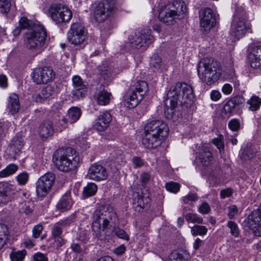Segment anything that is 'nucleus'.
Listing matches in <instances>:
<instances>
[{
    "label": "nucleus",
    "instance_id": "obj_10",
    "mask_svg": "<svg viewBox=\"0 0 261 261\" xmlns=\"http://www.w3.org/2000/svg\"><path fill=\"white\" fill-rule=\"evenodd\" d=\"M148 90L147 83L144 81H138L135 84V90L129 94L124 100V106L128 108L136 107L143 98V96Z\"/></svg>",
    "mask_w": 261,
    "mask_h": 261
},
{
    "label": "nucleus",
    "instance_id": "obj_25",
    "mask_svg": "<svg viewBox=\"0 0 261 261\" xmlns=\"http://www.w3.org/2000/svg\"><path fill=\"white\" fill-rule=\"evenodd\" d=\"M56 94L57 91L54 87L47 85L41 89L40 93L34 95L33 99L37 102H42L45 99Z\"/></svg>",
    "mask_w": 261,
    "mask_h": 261
},
{
    "label": "nucleus",
    "instance_id": "obj_31",
    "mask_svg": "<svg viewBox=\"0 0 261 261\" xmlns=\"http://www.w3.org/2000/svg\"><path fill=\"white\" fill-rule=\"evenodd\" d=\"M72 205V201L68 195L64 196L58 202L57 207L58 209L61 210H69Z\"/></svg>",
    "mask_w": 261,
    "mask_h": 261
},
{
    "label": "nucleus",
    "instance_id": "obj_53",
    "mask_svg": "<svg viewBox=\"0 0 261 261\" xmlns=\"http://www.w3.org/2000/svg\"><path fill=\"white\" fill-rule=\"evenodd\" d=\"M29 179V174L24 172L19 174L17 176V180L19 184L23 185L27 183Z\"/></svg>",
    "mask_w": 261,
    "mask_h": 261
},
{
    "label": "nucleus",
    "instance_id": "obj_19",
    "mask_svg": "<svg viewBox=\"0 0 261 261\" xmlns=\"http://www.w3.org/2000/svg\"><path fill=\"white\" fill-rule=\"evenodd\" d=\"M87 176L90 179L101 181L105 180L107 178L108 173L104 167L95 163L91 165L89 167Z\"/></svg>",
    "mask_w": 261,
    "mask_h": 261
},
{
    "label": "nucleus",
    "instance_id": "obj_50",
    "mask_svg": "<svg viewBox=\"0 0 261 261\" xmlns=\"http://www.w3.org/2000/svg\"><path fill=\"white\" fill-rule=\"evenodd\" d=\"M198 199V197L197 194L195 193H190L182 197V200L185 203H189L190 202L196 201Z\"/></svg>",
    "mask_w": 261,
    "mask_h": 261
},
{
    "label": "nucleus",
    "instance_id": "obj_22",
    "mask_svg": "<svg viewBox=\"0 0 261 261\" xmlns=\"http://www.w3.org/2000/svg\"><path fill=\"white\" fill-rule=\"evenodd\" d=\"M74 89L72 90L73 95L77 98L83 97L87 92V85L84 84L82 79L77 75L72 77Z\"/></svg>",
    "mask_w": 261,
    "mask_h": 261
},
{
    "label": "nucleus",
    "instance_id": "obj_26",
    "mask_svg": "<svg viewBox=\"0 0 261 261\" xmlns=\"http://www.w3.org/2000/svg\"><path fill=\"white\" fill-rule=\"evenodd\" d=\"M38 133L42 138L51 137L55 133L53 123L49 120L43 122L39 127Z\"/></svg>",
    "mask_w": 261,
    "mask_h": 261
},
{
    "label": "nucleus",
    "instance_id": "obj_7",
    "mask_svg": "<svg viewBox=\"0 0 261 261\" xmlns=\"http://www.w3.org/2000/svg\"><path fill=\"white\" fill-rule=\"evenodd\" d=\"M48 16L56 24L68 22L72 18V13L69 8L61 4H53L48 8Z\"/></svg>",
    "mask_w": 261,
    "mask_h": 261
},
{
    "label": "nucleus",
    "instance_id": "obj_62",
    "mask_svg": "<svg viewBox=\"0 0 261 261\" xmlns=\"http://www.w3.org/2000/svg\"><path fill=\"white\" fill-rule=\"evenodd\" d=\"M76 142H78L81 147L83 148L84 149H86L87 148H89L90 147L89 143L87 142L86 140H85V138L83 137H80L79 139H77Z\"/></svg>",
    "mask_w": 261,
    "mask_h": 261
},
{
    "label": "nucleus",
    "instance_id": "obj_48",
    "mask_svg": "<svg viewBox=\"0 0 261 261\" xmlns=\"http://www.w3.org/2000/svg\"><path fill=\"white\" fill-rule=\"evenodd\" d=\"M11 6L10 0H0V12L2 13H7Z\"/></svg>",
    "mask_w": 261,
    "mask_h": 261
},
{
    "label": "nucleus",
    "instance_id": "obj_60",
    "mask_svg": "<svg viewBox=\"0 0 261 261\" xmlns=\"http://www.w3.org/2000/svg\"><path fill=\"white\" fill-rule=\"evenodd\" d=\"M34 261H48L46 255L41 252H37L33 255Z\"/></svg>",
    "mask_w": 261,
    "mask_h": 261
},
{
    "label": "nucleus",
    "instance_id": "obj_15",
    "mask_svg": "<svg viewBox=\"0 0 261 261\" xmlns=\"http://www.w3.org/2000/svg\"><path fill=\"white\" fill-rule=\"evenodd\" d=\"M56 73L52 68L44 67L36 69L32 73V79L37 84H46L53 81Z\"/></svg>",
    "mask_w": 261,
    "mask_h": 261
},
{
    "label": "nucleus",
    "instance_id": "obj_1",
    "mask_svg": "<svg viewBox=\"0 0 261 261\" xmlns=\"http://www.w3.org/2000/svg\"><path fill=\"white\" fill-rule=\"evenodd\" d=\"M194 95L192 87L185 83H177L168 91L164 101V111L168 118H172L175 112L178 100L181 103L191 104Z\"/></svg>",
    "mask_w": 261,
    "mask_h": 261
},
{
    "label": "nucleus",
    "instance_id": "obj_41",
    "mask_svg": "<svg viewBox=\"0 0 261 261\" xmlns=\"http://www.w3.org/2000/svg\"><path fill=\"white\" fill-rule=\"evenodd\" d=\"M191 233L193 236H196L197 235L203 236L206 234L207 229L205 226L202 225H195L191 228Z\"/></svg>",
    "mask_w": 261,
    "mask_h": 261
},
{
    "label": "nucleus",
    "instance_id": "obj_12",
    "mask_svg": "<svg viewBox=\"0 0 261 261\" xmlns=\"http://www.w3.org/2000/svg\"><path fill=\"white\" fill-rule=\"evenodd\" d=\"M55 181V175L47 172L41 176L36 182V192L40 197H44L50 192Z\"/></svg>",
    "mask_w": 261,
    "mask_h": 261
},
{
    "label": "nucleus",
    "instance_id": "obj_27",
    "mask_svg": "<svg viewBox=\"0 0 261 261\" xmlns=\"http://www.w3.org/2000/svg\"><path fill=\"white\" fill-rule=\"evenodd\" d=\"M189 258L190 254L186 250L179 249L170 254L167 261H188Z\"/></svg>",
    "mask_w": 261,
    "mask_h": 261
},
{
    "label": "nucleus",
    "instance_id": "obj_2",
    "mask_svg": "<svg viewBox=\"0 0 261 261\" xmlns=\"http://www.w3.org/2000/svg\"><path fill=\"white\" fill-rule=\"evenodd\" d=\"M92 231L94 234L99 238L103 232L111 230L113 223L118 221L117 215L113 207L108 204L98 205L92 216Z\"/></svg>",
    "mask_w": 261,
    "mask_h": 261
},
{
    "label": "nucleus",
    "instance_id": "obj_59",
    "mask_svg": "<svg viewBox=\"0 0 261 261\" xmlns=\"http://www.w3.org/2000/svg\"><path fill=\"white\" fill-rule=\"evenodd\" d=\"M74 216H70L66 218L61 220L58 223L62 226H66L70 225L72 222L74 221Z\"/></svg>",
    "mask_w": 261,
    "mask_h": 261
},
{
    "label": "nucleus",
    "instance_id": "obj_52",
    "mask_svg": "<svg viewBox=\"0 0 261 261\" xmlns=\"http://www.w3.org/2000/svg\"><path fill=\"white\" fill-rule=\"evenodd\" d=\"M67 127V119L63 118L60 120L56 124V130L57 132H61Z\"/></svg>",
    "mask_w": 261,
    "mask_h": 261
},
{
    "label": "nucleus",
    "instance_id": "obj_56",
    "mask_svg": "<svg viewBox=\"0 0 261 261\" xmlns=\"http://www.w3.org/2000/svg\"><path fill=\"white\" fill-rule=\"evenodd\" d=\"M114 231L118 237L125 240H129V237L123 230L119 228H115L114 229Z\"/></svg>",
    "mask_w": 261,
    "mask_h": 261
},
{
    "label": "nucleus",
    "instance_id": "obj_4",
    "mask_svg": "<svg viewBox=\"0 0 261 261\" xmlns=\"http://www.w3.org/2000/svg\"><path fill=\"white\" fill-rule=\"evenodd\" d=\"M47 37L44 27L40 24H33L24 35V44L27 49L37 53L43 49Z\"/></svg>",
    "mask_w": 261,
    "mask_h": 261
},
{
    "label": "nucleus",
    "instance_id": "obj_3",
    "mask_svg": "<svg viewBox=\"0 0 261 261\" xmlns=\"http://www.w3.org/2000/svg\"><path fill=\"white\" fill-rule=\"evenodd\" d=\"M186 5L182 0H176L162 6L159 12V18L167 25H172L185 16Z\"/></svg>",
    "mask_w": 261,
    "mask_h": 261
},
{
    "label": "nucleus",
    "instance_id": "obj_21",
    "mask_svg": "<svg viewBox=\"0 0 261 261\" xmlns=\"http://www.w3.org/2000/svg\"><path fill=\"white\" fill-rule=\"evenodd\" d=\"M248 58L252 68H261V46L255 45L250 47Z\"/></svg>",
    "mask_w": 261,
    "mask_h": 261
},
{
    "label": "nucleus",
    "instance_id": "obj_9",
    "mask_svg": "<svg viewBox=\"0 0 261 261\" xmlns=\"http://www.w3.org/2000/svg\"><path fill=\"white\" fill-rule=\"evenodd\" d=\"M116 3L114 0H103L95 7L93 16L97 22L104 21L115 12Z\"/></svg>",
    "mask_w": 261,
    "mask_h": 261
},
{
    "label": "nucleus",
    "instance_id": "obj_34",
    "mask_svg": "<svg viewBox=\"0 0 261 261\" xmlns=\"http://www.w3.org/2000/svg\"><path fill=\"white\" fill-rule=\"evenodd\" d=\"M18 166L10 164L5 169L0 171V178H5L14 174L18 170Z\"/></svg>",
    "mask_w": 261,
    "mask_h": 261
},
{
    "label": "nucleus",
    "instance_id": "obj_58",
    "mask_svg": "<svg viewBox=\"0 0 261 261\" xmlns=\"http://www.w3.org/2000/svg\"><path fill=\"white\" fill-rule=\"evenodd\" d=\"M43 226L41 225H37L33 228V236L34 238H38L43 230Z\"/></svg>",
    "mask_w": 261,
    "mask_h": 261
},
{
    "label": "nucleus",
    "instance_id": "obj_55",
    "mask_svg": "<svg viewBox=\"0 0 261 261\" xmlns=\"http://www.w3.org/2000/svg\"><path fill=\"white\" fill-rule=\"evenodd\" d=\"M232 103H233L234 105L237 107L243 105L245 101V99L242 96H236L233 97V98L230 99Z\"/></svg>",
    "mask_w": 261,
    "mask_h": 261
},
{
    "label": "nucleus",
    "instance_id": "obj_43",
    "mask_svg": "<svg viewBox=\"0 0 261 261\" xmlns=\"http://www.w3.org/2000/svg\"><path fill=\"white\" fill-rule=\"evenodd\" d=\"M26 254L24 250L11 252L10 257L11 261H22Z\"/></svg>",
    "mask_w": 261,
    "mask_h": 261
},
{
    "label": "nucleus",
    "instance_id": "obj_46",
    "mask_svg": "<svg viewBox=\"0 0 261 261\" xmlns=\"http://www.w3.org/2000/svg\"><path fill=\"white\" fill-rule=\"evenodd\" d=\"M227 226L230 229L231 234L235 237L239 236V230L237 224L233 221H229L227 223Z\"/></svg>",
    "mask_w": 261,
    "mask_h": 261
},
{
    "label": "nucleus",
    "instance_id": "obj_5",
    "mask_svg": "<svg viewBox=\"0 0 261 261\" xmlns=\"http://www.w3.org/2000/svg\"><path fill=\"white\" fill-rule=\"evenodd\" d=\"M53 161L59 170L69 172L76 167L80 156L73 148L59 149L54 153Z\"/></svg>",
    "mask_w": 261,
    "mask_h": 261
},
{
    "label": "nucleus",
    "instance_id": "obj_36",
    "mask_svg": "<svg viewBox=\"0 0 261 261\" xmlns=\"http://www.w3.org/2000/svg\"><path fill=\"white\" fill-rule=\"evenodd\" d=\"M23 145V140L22 138H14L12 141V144L10 145V149L17 153L20 151Z\"/></svg>",
    "mask_w": 261,
    "mask_h": 261
},
{
    "label": "nucleus",
    "instance_id": "obj_40",
    "mask_svg": "<svg viewBox=\"0 0 261 261\" xmlns=\"http://www.w3.org/2000/svg\"><path fill=\"white\" fill-rule=\"evenodd\" d=\"M236 107L233 103L229 99L224 105L222 112L227 116L229 117L234 112Z\"/></svg>",
    "mask_w": 261,
    "mask_h": 261
},
{
    "label": "nucleus",
    "instance_id": "obj_54",
    "mask_svg": "<svg viewBox=\"0 0 261 261\" xmlns=\"http://www.w3.org/2000/svg\"><path fill=\"white\" fill-rule=\"evenodd\" d=\"M227 216L229 219H233L238 213V209L236 205H232L228 207Z\"/></svg>",
    "mask_w": 261,
    "mask_h": 261
},
{
    "label": "nucleus",
    "instance_id": "obj_45",
    "mask_svg": "<svg viewBox=\"0 0 261 261\" xmlns=\"http://www.w3.org/2000/svg\"><path fill=\"white\" fill-rule=\"evenodd\" d=\"M212 141L220 152L224 150V144L223 135H220L217 138H214Z\"/></svg>",
    "mask_w": 261,
    "mask_h": 261
},
{
    "label": "nucleus",
    "instance_id": "obj_44",
    "mask_svg": "<svg viewBox=\"0 0 261 261\" xmlns=\"http://www.w3.org/2000/svg\"><path fill=\"white\" fill-rule=\"evenodd\" d=\"M165 187L167 191L174 193H177L180 188V186L178 183L173 181L166 183Z\"/></svg>",
    "mask_w": 261,
    "mask_h": 261
},
{
    "label": "nucleus",
    "instance_id": "obj_38",
    "mask_svg": "<svg viewBox=\"0 0 261 261\" xmlns=\"http://www.w3.org/2000/svg\"><path fill=\"white\" fill-rule=\"evenodd\" d=\"M68 114L70 121L75 122L81 117V111L77 107H72L68 110Z\"/></svg>",
    "mask_w": 261,
    "mask_h": 261
},
{
    "label": "nucleus",
    "instance_id": "obj_51",
    "mask_svg": "<svg viewBox=\"0 0 261 261\" xmlns=\"http://www.w3.org/2000/svg\"><path fill=\"white\" fill-rule=\"evenodd\" d=\"M228 126L232 131H237L240 128L241 124L238 119H232L229 121Z\"/></svg>",
    "mask_w": 261,
    "mask_h": 261
},
{
    "label": "nucleus",
    "instance_id": "obj_14",
    "mask_svg": "<svg viewBox=\"0 0 261 261\" xmlns=\"http://www.w3.org/2000/svg\"><path fill=\"white\" fill-rule=\"evenodd\" d=\"M144 132L154 134L163 139L169 134V128L167 124L162 120H152L148 122L144 129Z\"/></svg>",
    "mask_w": 261,
    "mask_h": 261
},
{
    "label": "nucleus",
    "instance_id": "obj_63",
    "mask_svg": "<svg viewBox=\"0 0 261 261\" xmlns=\"http://www.w3.org/2000/svg\"><path fill=\"white\" fill-rule=\"evenodd\" d=\"M211 98L213 101H217L221 97V94L218 90H213L210 94Z\"/></svg>",
    "mask_w": 261,
    "mask_h": 261
},
{
    "label": "nucleus",
    "instance_id": "obj_61",
    "mask_svg": "<svg viewBox=\"0 0 261 261\" xmlns=\"http://www.w3.org/2000/svg\"><path fill=\"white\" fill-rule=\"evenodd\" d=\"M133 163L136 168H140L144 165L143 161L138 156H135L133 159Z\"/></svg>",
    "mask_w": 261,
    "mask_h": 261
},
{
    "label": "nucleus",
    "instance_id": "obj_28",
    "mask_svg": "<svg viewBox=\"0 0 261 261\" xmlns=\"http://www.w3.org/2000/svg\"><path fill=\"white\" fill-rule=\"evenodd\" d=\"M7 108L11 114H15L18 112L20 104L18 97L16 94H12L10 96Z\"/></svg>",
    "mask_w": 261,
    "mask_h": 261
},
{
    "label": "nucleus",
    "instance_id": "obj_35",
    "mask_svg": "<svg viewBox=\"0 0 261 261\" xmlns=\"http://www.w3.org/2000/svg\"><path fill=\"white\" fill-rule=\"evenodd\" d=\"M249 105V110L251 111H256L261 105V98L256 95H253L247 101Z\"/></svg>",
    "mask_w": 261,
    "mask_h": 261
},
{
    "label": "nucleus",
    "instance_id": "obj_32",
    "mask_svg": "<svg viewBox=\"0 0 261 261\" xmlns=\"http://www.w3.org/2000/svg\"><path fill=\"white\" fill-rule=\"evenodd\" d=\"M212 153L207 149H204L202 152H201L197 160L203 166H208L212 160Z\"/></svg>",
    "mask_w": 261,
    "mask_h": 261
},
{
    "label": "nucleus",
    "instance_id": "obj_39",
    "mask_svg": "<svg viewBox=\"0 0 261 261\" xmlns=\"http://www.w3.org/2000/svg\"><path fill=\"white\" fill-rule=\"evenodd\" d=\"M97 190V187L96 184L94 183H89L84 188L83 194L85 196L89 197L94 195Z\"/></svg>",
    "mask_w": 261,
    "mask_h": 261
},
{
    "label": "nucleus",
    "instance_id": "obj_11",
    "mask_svg": "<svg viewBox=\"0 0 261 261\" xmlns=\"http://www.w3.org/2000/svg\"><path fill=\"white\" fill-rule=\"evenodd\" d=\"M153 39L150 30L137 31L128 38L132 46L136 48L146 47L152 42Z\"/></svg>",
    "mask_w": 261,
    "mask_h": 261
},
{
    "label": "nucleus",
    "instance_id": "obj_64",
    "mask_svg": "<svg viewBox=\"0 0 261 261\" xmlns=\"http://www.w3.org/2000/svg\"><path fill=\"white\" fill-rule=\"evenodd\" d=\"M232 192L231 189H226L222 190L220 192V197L221 198L224 199L227 197L231 196Z\"/></svg>",
    "mask_w": 261,
    "mask_h": 261
},
{
    "label": "nucleus",
    "instance_id": "obj_23",
    "mask_svg": "<svg viewBox=\"0 0 261 261\" xmlns=\"http://www.w3.org/2000/svg\"><path fill=\"white\" fill-rule=\"evenodd\" d=\"M133 204L136 210L141 211L150 201L148 196L139 192H134L133 195Z\"/></svg>",
    "mask_w": 261,
    "mask_h": 261
},
{
    "label": "nucleus",
    "instance_id": "obj_29",
    "mask_svg": "<svg viewBox=\"0 0 261 261\" xmlns=\"http://www.w3.org/2000/svg\"><path fill=\"white\" fill-rule=\"evenodd\" d=\"M112 95L110 92L105 90L99 91L96 95V101L99 105L106 106L108 105Z\"/></svg>",
    "mask_w": 261,
    "mask_h": 261
},
{
    "label": "nucleus",
    "instance_id": "obj_20",
    "mask_svg": "<svg viewBox=\"0 0 261 261\" xmlns=\"http://www.w3.org/2000/svg\"><path fill=\"white\" fill-rule=\"evenodd\" d=\"M164 139L161 138L154 134L144 132L142 137V144L146 148L151 149L159 146Z\"/></svg>",
    "mask_w": 261,
    "mask_h": 261
},
{
    "label": "nucleus",
    "instance_id": "obj_49",
    "mask_svg": "<svg viewBox=\"0 0 261 261\" xmlns=\"http://www.w3.org/2000/svg\"><path fill=\"white\" fill-rule=\"evenodd\" d=\"M62 226L59 223H56L51 230L53 237L56 238L60 237L62 233Z\"/></svg>",
    "mask_w": 261,
    "mask_h": 261
},
{
    "label": "nucleus",
    "instance_id": "obj_17",
    "mask_svg": "<svg viewBox=\"0 0 261 261\" xmlns=\"http://www.w3.org/2000/svg\"><path fill=\"white\" fill-rule=\"evenodd\" d=\"M17 190L16 187L8 181L0 182V204H7L11 201Z\"/></svg>",
    "mask_w": 261,
    "mask_h": 261
},
{
    "label": "nucleus",
    "instance_id": "obj_47",
    "mask_svg": "<svg viewBox=\"0 0 261 261\" xmlns=\"http://www.w3.org/2000/svg\"><path fill=\"white\" fill-rule=\"evenodd\" d=\"M19 25L21 29H28L29 30L31 28L33 24L27 17H22L19 20Z\"/></svg>",
    "mask_w": 261,
    "mask_h": 261
},
{
    "label": "nucleus",
    "instance_id": "obj_8",
    "mask_svg": "<svg viewBox=\"0 0 261 261\" xmlns=\"http://www.w3.org/2000/svg\"><path fill=\"white\" fill-rule=\"evenodd\" d=\"M250 28L246 22V16L245 11H237L233 16L231 25L230 34L236 38L239 39L244 37Z\"/></svg>",
    "mask_w": 261,
    "mask_h": 261
},
{
    "label": "nucleus",
    "instance_id": "obj_18",
    "mask_svg": "<svg viewBox=\"0 0 261 261\" xmlns=\"http://www.w3.org/2000/svg\"><path fill=\"white\" fill-rule=\"evenodd\" d=\"M249 227L256 236H261V204L249 216Z\"/></svg>",
    "mask_w": 261,
    "mask_h": 261
},
{
    "label": "nucleus",
    "instance_id": "obj_37",
    "mask_svg": "<svg viewBox=\"0 0 261 261\" xmlns=\"http://www.w3.org/2000/svg\"><path fill=\"white\" fill-rule=\"evenodd\" d=\"M162 61L161 58L158 55L154 54L151 58L150 66L154 71L159 70L162 66Z\"/></svg>",
    "mask_w": 261,
    "mask_h": 261
},
{
    "label": "nucleus",
    "instance_id": "obj_33",
    "mask_svg": "<svg viewBox=\"0 0 261 261\" xmlns=\"http://www.w3.org/2000/svg\"><path fill=\"white\" fill-rule=\"evenodd\" d=\"M10 234L8 227L4 223H0V249L6 244V241Z\"/></svg>",
    "mask_w": 261,
    "mask_h": 261
},
{
    "label": "nucleus",
    "instance_id": "obj_30",
    "mask_svg": "<svg viewBox=\"0 0 261 261\" xmlns=\"http://www.w3.org/2000/svg\"><path fill=\"white\" fill-rule=\"evenodd\" d=\"M255 154V152L253 146L251 145H247L241 152L240 158L242 161L246 162L253 159Z\"/></svg>",
    "mask_w": 261,
    "mask_h": 261
},
{
    "label": "nucleus",
    "instance_id": "obj_13",
    "mask_svg": "<svg viewBox=\"0 0 261 261\" xmlns=\"http://www.w3.org/2000/svg\"><path fill=\"white\" fill-rule=\"evenodd\" d=\"M67 38L71 44L74 45H81L87 38V32L80 23H73L67 33Z\"/></svg>",
    "mask_w": 261,
    "mask_h": 261
},
{
    "label": "nucleus",
    "instance_id": "obj_42",
    "mask_svg": "<svg viewBox=\"0 0 261 261\" xmlns=\"http://www.w3.org/2000/svg\"><path fill=\"white\" fill-rule=\"evenodd\" d=\"M187 221L192 223L200 224L202 223L203 219L198 215L195 213H188L185 216Z\"/></svg>",
    "mask_w": 261,
    "mask_h": 261
},
{
    "label": "nucleus",
    "instance_id": "obj_24",
    "mask_svg": "<svg viewBox=\"0 0 261 261\" xmlns=\"http://www.w3.org/2000/svg\"><path fill=\"white\" fill-rule=\"evenodd\" d=\"M112 120L111 115L106 112L100 115L96 119L94 127L99 132L104 131L109 126Z\"/></svg>",
    "mask_w": 261,
    "mask_h": 261
},
{
    "label": "nucleus",
    "instance_id": "obj_57",
    "mask_svg": "<svg viewBox=\"0 0 261 261\" xmlns=\"http://www.w3.org/2000/svg\"><path fill=\"white\" fill-rule=\"evenodd\" d=\"M210 211L211 208L206 202H203L198 208V212L202 214H207Z\"/></svg>",
    "mask_w": 261,
    "mask_h": 261
},
{
    "label": "nucleus",
    "instance_id": "obj_16",
    "mask_svg": "<svg viewBox=\"0 0 261 261\" xmlns=\"http://www.w3.org/2000/svg\"><path fill=\"white\" fill-rule=\"evenodd\" d=\"M200 25L204 31L207 32L213 28L216 23L215 14L209 8H202L199 11Z\"/></svg>",
    "mask_w": 261,
    "mask_h": 261
},
{
    "label": "nucleus",
    "instance_id": "obj_6",
    "mask_svg": "<svg viewBox=\"0 0 261 261\" xmlns=\"http://www.w3.org/2000/svg\"><path fill=\"white\" fill-rule=\"evenodd\" d=\"M197 71L199 78L208 85L217 82L221 75L217 62L210 58H203L199 62Z\"/></svg>",
    "mask_w": 261,
    "mask_h": 261
}]
</instances>
